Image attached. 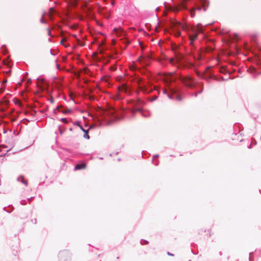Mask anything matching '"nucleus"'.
<instances>
[{
  "label": "nucleus",
  "mask_w": 261,
  "mask_h": 261,
  "mask_svg": "<svg viewBox=\"0 0 261 261\" xmlns=\"http://www.w3.org/2000/svg\"><path fill=\"white\" fill-rule=\"evenodd\" d=\"M58 111L59 112H61L63 113H64V114H68V113H71V112H72V110L70 109H67L66 110H63L62 109V107H58Z\"/></svg>",
  "instance_id": "nucleus-11"
},
{
  "label": "nucleus",
  "mask_w": 261,
  "mask_h": 261,
  "mask_svg": "<svg viewBox=\"0 0 261 261\" xmlns=\"http://www.w3.org/2000/svg\"><path fill=\"white\" fill-rule=\"evenodd\" d=\"M113 31L115 32L117 35H120L122 31V29L121 28H114Z\"/></svg>",
  "instance_id": "nucleus-14"
},
{
  "label": "nucleus",
  "mask_w": 261,
  "mask_h": 261,
  "mask_svg": "<svg viewBox=\"0 0 261 261\" xmlns=\"http://www.w3.org/2000/svg\"><path fill=\"white\" fill-rule=\"evenodd\" d=\"M169 62H170V63L172 64V65H174V58H170L169 60Z\"/></svg>",
  "instance_id": "nucleus-20"
},
{
  "label": "nucleus",
  "mask_w": 261,
  "mask_h": 261,
  "mask_svg": "<svg viewBox=\"0 0 261 261\" xmlns=\"http://www.w3.org/2000/svg\"><path fill=\"white\" fill-rule=\"evenodd\" d=\"M2 147H6L5 146H0V151H2V150H1V148Z\"/></svg>",
  "instance_id": "nucleus-30"
},
{
  "label": "nucleus",
  "mask_w": 261,
  "mask_h": 261,
  "mask_svg": "<svg viewBox=\"0 0 261 261\" xmlns=\"http://www.w3.org/2000/svg\"><path fill=\"white\" fill-rule=\"evenodd\" d=\"M207 231H208V232L210 231V232H211V230H210V229H208V230H207Z\"/></svg>",
  "instance_id": "nucleus-38"
},
{
  "label": "nucleus",
  "mask_w": 261,
  "mask_h": 261,
  "mask_svg": "<svg viewBox=\"0 0 261 261\" xmlns=\"http://www.w3.org/2000/svg\"><path fill=\"white\" fill-rule=\"evenodd\" d=\"M6 82H7V81H6V80H5V81H4V83H6Z\"/></svg>",
  "instance_id": "nucleus-39"
},
{
  "label": "nucleus",
  "mask_w": 261,
  "mask_h": 261,
  "mask_svg": "<svg viewBox=\"0 0 261 261\" xmlns=\"http://www.w3.org/2000/svg\"><path fill=\"white\" fill-rule=\"evenodd\" d=\"M180 32L179 31H178V32L176 33V34H175L176 36H177V37L179 36H180Z\"/></svg>",
  "instance_id": "nucleus-26"
},
{
  "label": "nucleus",
  "mask_w": 261,
  "mask_h": 261,
  "mask_svg": "<svg viewBox=\"0 0 261 261\" xmlns=\"http://www.w3.org/2000/svg\"><path fill=\"white\" fill-rule=\"evenodd\" d=\"M118 90L120 92H124L127 93L128 92V89L127 87L125 84H122L121 86H120L118 88Z\"/></svg>",
  "instance_id": "nucleus-7"
},
{
  "label": "nucleus",
  "mask_w": 261,
  "mask_h": 261,
  "mask_svg": "<svg viewBox=\"0 0 261 261\" xmlns=\"http://www.w3.org/2000/svg\"><path fill=\"white\" fill-rule=\"evenodd\" d=\"M78 125L80 127L81 129L84 132L83 137L87 139H89L90 137L88 135V130L84 129L82 126H81L80 125Z\"/></svg>",
  "instance_id": "nucleus-13"
},
{
  "label": "nucleus",
  "mask_w": 261,
  "mask_h": 261,
  "mask_svg": "<svg viewBox=\"0 0 261 261\" xmlns=\"http://www.w3.org/2000/svg\"><path fill=\"white\" fill-rule=\"evenodd\" d=\"M184 9H186V6L184 4V3L182 2L177 5L174 6V7L172 8V10L174 12H177L179 11L180 10Z\"/></svg>",
  "instance_id": "nucleus-3"
},
{
  "label": "nucleus",
  "mask_w": 261,
  "mask_h": 261,
  "mask_svg": "<svg viewBox=\"0 0 261 261\" xmlns=\"http://www.w3.org/2000/svg\"><path fill=\"white\" fill-rule=\"evenodd\" d=\"M179 78L182 83H183L186 86L188 87L192 86L193 80L189 75L187 76H182L181 75H179Z\"/></svg>",
  "instance_id": "nucleus-1"
},
{
  "label": "nucleus",
  "mask_w": 261,
  "mask_h": 261,
  "mask_svg": "<svg viewBox=\"0 0 261 261\" xmlns=\"http://www.w3.org/2000/svg\"><path fill=\"white\" fill-rule=\"evenodd\" d=\"M173 74V72H170V73H169V74L170 75H172Z\"/></svg>",
  "instance_id": "nucleus-33"
},
{
  "label": "nucleus",
  "mask_w": 261,
  "mask_h": 261,
  "mask_svg": "<svg viewBox=\"0 0 261 261\" xmlns=\"http://www.w3.org/2000/svg\"><path fill=\"white\" fill-rule=\"evenodd\" d=\"M88 11H90V9L89 8H88Z\"/></svg>",
  "instance_id": "nucleus-40"
},
{
  "label": "nucleus",
  "mask_w": 261,
  "mask_h": 261,
  "mask_svg": "<svg viewBox=\"0 0 261 261\" xmlns=\"http://www.w3.org/2000/svg\"><path fill=\"white\" fill-rule=\"evenodd\" d=\"M61 120H62V121H63V122H64L65 123H68V121L67 120V119L66 118H62Z\"/></svg>",
  "instance_id": "nucleus-23"
},
{
  "label": "nucleus",
  "mask_w": 261,
  "mask_h": 261,
  "mask_svg": "<svg viewBox=\"0 0 261 261\" xmlns=\"http://www.w3.org/2000/svg\"><path fill=\"white\" fill-rule=\"evenodd\" d=\"M151 60V57L150 55H147L146 57L144 56V65H148L149 64Z\"/></svg>",
  "instance_id": "nucleus-8"
},
{
  "label": "nucleus",
  "mask_w": 261,
  "mask_h": 261,
  "mask_svg": "<svg viewBox=\"0 0 261 261\" xmlns=\"http://www.w3.org/2000/svg\"><path fill=\"white\" fill-rule=\"evenodd\" d=\"M197 33L193 34V35H190L189 38L190 40V44H192L193 42L197 39Z\"/></svg>",
  "instance_id": "nucleus-10"
},
{
  "label": "nucleus",
  "mask_w": 261,
  "mask_h": 261,
  "mask_svg": "<svg viewBox=\"0 0 261 261\" xmlns=\"http://www.w3.org/2000/svg\"><path fill=\"white\" fill-rule=\"evenodd\" d=\"M175 57L177 63H179L184 59L183 55L178 50L174 51Z\"/></svg>",
  "instance_id": "nucleus-5"
},
{
  "label": "nucleus",
  "mask_w": 261,
  "mask_h": 261,
  "mask_svg": "<svg viewBox=\"0 0 261 261\" xmlns=\"http://www.w3.org/2000/svg\"><path fill=\"white\" fill-rule=\"evenodd\" d=\"M112 123V121H108L107 122V125H111V124Z\"/></svg>",
  "instance_id": "nucleus-25"
},
{
  "label": "nucleus",
  "mask_w": 261,
  "mask_h": 261,
  "mask_svg": "<svg viewBox=\"0 0 261 261\" xmlns=\"http://www.w3.org/2000/svg\"><path fill=\"white\" fill-rule=\"evenodd\" d=\"M3 90L2 89H0V93L3 92Z\"/></svg>",
  "instance_id": "nucleus-34"
},
{
  "label": "nucleus",
  "mask_w": 261,
  "mask_h": 261,
  "mask_svg": "<svg viewBox=\"0 0 261 261\" xmlns=\"http://www.w3.org/2000/svg\"><path fill=\"white\" fill-rule=\"evenodd\" d=\"M142 108H138V107H134V108L132 109V112L133 113L135 114V113L137 112H141L142 111Z\"/></svg>",
  "instance_id": "nucleus-15"
},
{
  "label": "nucleus",
  "mask_w": 261,
  "mask_h": 261,
  "mask_svg": "<svg viewBox=\"0 0 261 261\" xmlns=\"http://www.w3.org/2000/svg\"><path fill=\"white\" fill-rule=\"evenodd\" d=\"M49 10H50V11H53V8H50V9H49Z\"/></svg>",
  "instance_id": "nucleus-36"
},
{
  "label": "nucleus",
  "mask_w": 261,
  "mask_h": 261,
  "mask_svg": "<svg viewBox=\"0 0 261 261\" xmlns=\"http://www.w3.org/2000/svg\"><path fill=\"white\" fill-rule=\"evenodd\" d=\"M179 78L182 83H183L186 86L188 87L192 86L193 80L189 75L187 76H182L181 75H179Z\"/></svg>",
  "instance_id": "nucleus-2"
},
{
  "label": "nucleus",
  "mask_w": 261,
  "mask_h": 261,
  "mask_svg": "<svg viewBox=\"0 0 261 261\" xmlns=\"http://www.w3.org/2000/svg\"><path fill=\"white\" fill-rule=\"evenodd\" d=\"M202 9V7H198L197 8V10H198V11H200Z\"/></svg>",
  "instance_id": "nucleus-28"
},
{
  "label": "nucleus",
  "mask_w": 261,
  "mask_h": 261,
  "mask_svg": "<svg viewBox=\"0 0 261 261\" xmlns=\"http://www.w3.org/2000/svg\"><path fill=\"white\" fill-rule=\"evenodd\" d=\"M111 4H112V5H114V1H112Z\"/></svg>",
  "instance_id": "nucleus-32"
},
{
  "label": "nucleus",
  "mask_w": 261,
  "mask_h": 261,
  "mask_svg": "<svg viewBox=\"0 0 261 261\" xmlns=\"http://www.w3.org/2000/svg\"><path fill=\"white\" fill-rule=\"evenodd\" d=\"M103 113L102 115L104 116H108L109 117H112L113 116V114L115 112L114 109L113 108H110L107 110H103Z\"/></svg>",
  "instance_id": "nucleus-4"
},
{
  "label": "nucleus",
  "mask_w": 261,
  "mask_h": 261,
  "mask_svg": "<svg viewBox=\"0 0 261 261\" xmlns=\"http://www.w3.org/2000/svg\"><path fill=\"white\" fill-rule=\"evenodd\" d=\"M31 81H31V79H29V80H28V83H31Z\"/></svg>",
  "instance_id": "nucleus-31"
},
{
  "label": "nucleus",
  "mask_w": 261,
  "mask_h": 261,
  "mask_svg": "<svg viewBox=\"0 0 261 261\" xmlns=\"http://www.w3.org/2000/svg\"><path fill=\"white\" fill-rule=\"evenodd\" d=\"M138 61L142 65H144V56H141L138 59Z\"/></svg>",
  "instance_id": "nucleus-16"
},
{
  "label": "nucleus",
  "mask_w": 261,
  "mask_h": 261,
  "mask_svg": "<svg viewBox=\"0 0 261 261\" xmlns=\"http://www.w3.org/2000/svg\"><path fill=\"white\" fill-rule=\"evenodd\" d=\"M86 168V164L85 163L77 164L75 167V170L84 169Z\"/></svg>",
  "instance_id": "nucleus-9"
},
{
  "label": "nucleus",
  "mask_w": 261,
  "mask_h": 261,
  "mask_svg": "<svg viewBox=\"0 0 261 261\" xmlns=\"http://www.w3.org/2000/svg\"><path fill=\"white\" fill-rule=\"evenodd\" d=\"M42 84H43V86H43V87H42V88H43V89H44V88H45V86H46V83H45L44 82H42Z\"/></svg>",
  "instance_id": "nucleus-27"
},
{
  "label": "nucleus",
  "mask_w": 261,
  "mask_h": 261,
  "mask_svg": "<svg viewBox=\"0 0 261 261\" xmlns=\"http://www.w3.org/2000/svg\"><path fill=\"white\" fill-rule=\"evenodd\" d=\"M175 98L177 99V100H181V97L179 95H176V96H175Z\"/></svg>",
  "instance_id": "nucleus-24"
},
{
  "label": "nucleus",
  "mask_w": 261,
  "mask_h": 261,
  "mask_svg": "<svg viewBox=\"0 0 261 261\" xmlns=\"http://www.w3.org/2000/svg\"><path fill=\"white\" fill-rule=\"evenodd\" d=\"M21 181L25 185H28V181L27 180H25L24 178L22 177L21 178Z\"/></svg>",
  "instance_id": "nucleus-22"
},
{
  "label": "nucleus",
  "mask_w": 261,
  "mask_h": 261,
  "mask_svg": "<svg viewBox=\"0 0 261 261\" xmlns=\"http://www.w3.org/2000/svg\"><path fill=\"white\" fill-rule=\"evenodd\" d=\"M191 14L192 17H194L195 15V9H193L191 11Z\"/></svg>",
  "instance_id": "nucleus-19"
},
{
  "label": "nucleus",
  "mask_w": 261,
  "mask_h": 261,
  "mask_svg": "<svg viewBox=\"0 0 261 261\" xmlns=\"http://www.w3.org/2000/svg\"><path fill=\"white\" fill-rule=\"evenodd\" d=\"M140 89L144 92V93H149L150 91H147L146 89L145 88L143 87H140Z\"/></svg>",
  "instance_id": "nucleus-21"
},
{
  "label": "nucleus",
  "mask_w": 261,
  "mask_h": 261,
  "mask_svg": "<svg viewBox=\"0 0 261 261\" xmlns=\"http://www.w3.org/2000/svg\"><path fill=\"white\" fill-rule=\"evenodd\" d=\"M203 10H204V11H205V8H204V6H203Z\"/></svg>",
  "instance_id": "nucleus-37"
},
{
  "label": "nucleus",
  "mask_w": 261,
  "mask_h": 261,
  "mask_svg": "<svg viewBox=\"0 0 261 261\" xmlns=\"http://www.w3.org/2000/svg\"><path fill=\"white\" fill-rule=\"evenodd\" d=\"M65 40V39H63L61 41V43L63 44V41H64Z\"/></svg>",
  "instance_id": "nucleus-29"
},
{
  "label": "nucleus",
  "mask_w": 261,
  "mask_h": 261,
  "mask_svg": "<svg viewBox=\"0 0 261 261\" xmlns=\"http://www.w3.org/2000/svg\"><path fill=\"white\" fill-rule=\"evenodd\" d=\"M65 253L64 252H62L61 253H60V261H70V259L68 258V257H67L66 258L65 257L66 255H65Z\"/></svg>",
  "instance_id": "nucleus-12"
},
{
  "label": "nucleus",
  "mask_w": 261,
  "mask_h": 261,
  "mask_svg": "<svg viewBox=\"0 0 261 261\" xmlns=\"http://www.w3.org/2000/svg\"><path fill=\"white\" fill-rule=\"evenodd\" d=\"M79 44H80L81 46H83L84 45V44H83L82 43H79Z\"/></svg>",
  "instance_id": "nucleus-35"
},
{
  "label": "nucleus",
  "mask_w": 261,
  "mask_h": 261,
  "mask_svg": "<svg viewBox=\"0 0 261 261\" xmlns=\"http://www.w3.org/2000/svg\"><path fill=\"white\" fill-rule=\"evenodd\" d=\"M202 32V29L199 24L197 25V28L196 29V32L195 33H197V34L199 33H201Z\"/></svg>",
  "instance_id": "nucleus-18"
},
{
  "label": "nucleus",
  "mask_w": 261,
  "mask_h": 261,
  "mask_svg": "<svg viewBox=\"0 0 261 261\" xmlns=\"http://www.w3.org/2000/svg\"><path fill=\"white\" fill-rule=\"evenodd\" d=\"M145 102L141 100L140 99H138L135 102V103L134 105V107H138V108H141L142 109L144 105Z\"/></svg>",
  "instance_id": "nucleus-6"
},
{
  "label": "nucleus",
  "mask_w": 261,
  "mask_h": 261,
  "mask_svg": "<svg viewBox=\"0 0 261 261\" xmlns=\"http://www.w3.org/2000/svg\"><path fill=\"white\" fill-rule=\"evenodd\" d=\"M170 91H171V95H170V96H169V97H170V98H172V99H173V98H175V97H174V95H175V93H176V91H175V90L173 89H171L170 90Z\"/></svg>",
  "instance_id": "nucleus-17"
}]
</instances>
